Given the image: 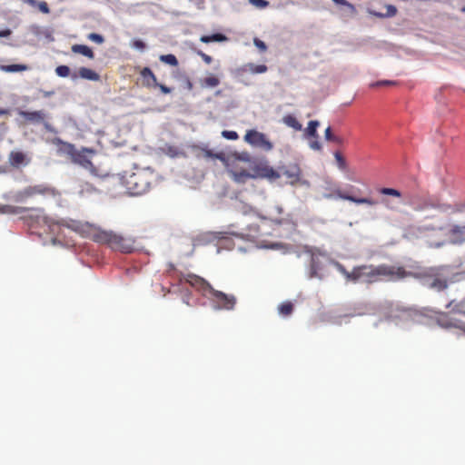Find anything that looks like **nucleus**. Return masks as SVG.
Wrapping results in <instances>:
<instances>
[{"instance_id": "nucleus-1", "label": "nucleus", "mask_w": 465, "mask_h": 465, "mask_svg": "<svg viewBox=\"0 0 465 465\" xmlns=\"http://www.w3.org/2000/svg\"><path fill=\"white\" fill-rule=\"evenodd\" d=\"M401 267L390 266L386 264L374 265H361L356 266L357 283L366 282L373 283L381 280H398L402 279L409 275Z\"/></svg>"}, {"instance_id": "nucleus-2", "label": "nucleus", "mask_w": 465, "mask_h": 465, "mask_svg": "<svg viewBox=\"0 0 465 465\" xmlns=\"http://www.w3.org/2000/svg\"><path fill=\"white\" fill-rule=\"evenodd\" d=\"M54 143H61L64 146V152L71 156L72 161L74 163H77L84 167V169L89 170V172L92 174L97 175L96 168L94 166L91 160L86 155L87 153H94V150L83 148L82 150L78 151L74 148L73 144L63 142L60 138H55Z\"/></svg>"}, {"instance_id": "nucleus-3", "label": "nucleus", "mask_w": 465, "mask_h": 465, "mask_svg": "<svg viewBox=\"0 0 465 465\" xmlns=\"http://www.w3.org/2000/svg\"><path fill=\"white\" fill-rule=\"evenodd\" d=\"M94 238L100 243L108 244L113 250L115 251L130 252L133 250V242L131 240L125 239L113 232H98L94 234Z\"/></svg>"}, {"instance_id": "nucleus-4", "label": "nucleus", "mask_w": 465, "mask_h": 465, "mask_svg": "<svg viewBox=\"0 0 465 465\" xmlns=\"http://www.w3.org/2000/svg\"><path fill=\"white\" fill-rule=\"evenodd\" d=\"M450 272V266H439L430 268L422 278L423 285L442 291L448 287L446 276Z\"/></svg>"}, {"instance_id": "nucleus-5", "label": "nucleus", "mask_w": 465, "mask_h": 465, "mask_svg": "<svg viewBox=\"0 0 465 465\" xmlns=\"http://www.w3.org/2000/svg\"><path fill=\"white\" fill-rule=\"evenodd\" d=\"M304 253L308 257V269H307V276L309 279H319L323 280L324 274L322 273V262L321 260V257L322 256V252L315 249V248H310L305 247L304 248Z\"/></svg>"}, {"instance_id": "nucleus-6", "label": "nucleus", "mask_w": 465, "mask_h": 465, "mask_svg": "<svg viewBox=\"0 0 465 465\" xmlns=\"http://www.w3.org/2000/svg\"><path fill=\"white\" fill-rule=\"evenodd\" d=\"M150 174L143 171L132 173L126 180V186L132 195H140L149 190Z\"/></svg>"}, {"instance_id": "nucleus-7", "label": "nucleus", "mask_w": 465, "mask_h": 465, "mask_svg": "<svg viewBox=\"0 0 465 465\" xmlns=\"http://www.w3.org/2000/svg\"><path fill=\"white\" fill-rule=\"evenodd\" d=\"M19 115H21L26 122L34 124H43L45 129L47 132L56 134V130L54 127L45 121V118L48 116V114L44 110L38 111H19Z\"/></svg>"}, {"instance_id": "nucleus-8", "label": "nucleus", "mask_w": 465, "mask_h": 465, "mask_svg": "<svg viewBox=\"0 0 465 465\" xmlns=\"http://www.w3.org/2000/svg\"><path fill=\"white\" fill-rule=\"evenodd\" d=\"M252 178H267L271 181H275L280 178L281 174L271 167L266 162H260L254 163L251 167Z\"/></svg>"}, {"instance_id": "nucleus-9", "label": "nucleus", "mask_w": 465, "mask_h": 465, "mask_svg": "<svg viewBox=\"0 0 465 465\" xmlns=\"http://www.w3.org/2000/svg\"><path fill=\"white\" fill-rule=\"evenodd\" d=\"M213 294V308L215 310H232L233 309L236 299L233 295H228L223 292L216 291L213 288L210 292Z\"/></svg>"}, {"instance_id": "nucleus-10", "label": "nucleus", "mask_w": 465, "mask_h": 465, "mask_svg": "<svg viewBox=\"0 0 465 465\" xmlns=\"http://www.w3.org/2000/svg\"><path fill=\"white\" fill-rule=\"evenodd\" d=\"M244 140L256 147L264 149L265 151H271L272 149V143L267 139L266 135L262 133L255 130H250L246 133Z\"/></svg>"}, {"instance_id": "nucleus-11", "label": "nucleus", "mask_w": 465, "mask_h": 465, "mask_svg": "<svg viewBox=\"0 0 465 465\" xmlns=\"http://www.w3.org/2000/svg\"><path fill=\"white\" fill-rule=\"evenodd\" d=\"M320 126V122L317 120H312L308 123L307 128L303 132V136L306 139L313 138V141H311L309 146L312 150L321 151L322 144L318 141L319 134L317 133V128Z\"/></svg>"}, {"instance_id": "nucleus-12", "label": "nucleus", "mask_w": 465, "mask_h": 465, "mask_svg": "<svg viewBox=\"0 0 465 465\" xmlns=\"http://www.w3.org/2000/svg\"><path fill=\"white\" fill-rule=\"evenodd\" d=\"M438 323L442 328H445V329H451V328L458 329V330L461 331L465 334V322H461L460 320L454 319V318H450L449 315H447L445 313H442L439 317Z\"/></svg>"}, {"instance_id": "nucleus-13", "label": "nucleus", "mask_w": 465, "mask_h": 465, "mask_svg": "<svg viewBox=\"0 0 465 465\" xmlns=\"http://www.w3.org/2000/svg\"><path fill=\"white\" fill-rule=\"evenodd\" d=\"M31 210L27 207H20V206H13L9 204L1 205L0 204V213L5 214H22L26 211ZM36 212L37 217H43L45 223H47L46 218L44 217V211L42 209H33Z\"/></svg>"}, {"instance_id": "nucleus-14", "label": "nucleus", "mask_w": 465, "mask_h": 465, "mask_svg": "<svg viewBox=\"0 0 465 465\" xmlns=\"http://www.w3.org/2000/svg\"><path fill=\"white\" fill-rule=\"evenodd\" d=\"M186 282L192 286L196 287L202 291L211 292L213 289L208 282H206L203 278L194 274H189L186 278Z\"/></svg>"}, {"instance_id": "nucleus-15", "label": "nucleus", "mask_w": 465, "mask_h": 465, "mask_svg": "<svg viewBox=\"0 0 465 465\" xmlns=\"http://www.w3.org/2000/svg\"><path fill=\"white\" fill-rule=\"evenodd\" d=\"M78 77L90 81L100 80V75L94 70L89 69L87 67H81L78 71V74L75 73L71 74L72 80H76Z\"/></svg>"}, {"instance_id": "nucleus-16", "label": "nucleus", "mask_w": 465, "mask_h": 465, "mask_svg": "<svg viewBox=\"0 0 465 465\" xmlns=\"http://www.w3.org/2000/svg\"><path fill=\"white\" fill-rule=\"evenodd\" d=\"M391 317L400 318L405 321H419L418 318H420V315L417 311L411 309H397L396 313L391 315Z\"/></svg>"}, {"instance_id": "nucleus-17", "label": "nucleus", "mask_w": 465, "mask_h": 465, "mask_svg": "<svg viewBox=\"0 0 465 465\" xmlns=\"http://www.w3.org/2000/svg\"><path fill=\"white\" fill-rule=\"evenodd\" d=\"M333 266L345 277L347 282L357 283L356 266L351 272H348L345 267L339 262L331 261Z\"/></svg>"}, {"instance_id": "nucleus-18", "label": "nucleus", "mask_w": 465, "mask_h": 465, "mask_svg": "<svg viewBox=\"0 0 465 465\" xmlns=\"http://www.w3.org/2000/svg\"><path fill=\"white\" fill-rule=\"evenodd\" d=\"M450 232L452 236L451 243L461 244L465 242V226L453 225Z\"/></svg>"}, {"instance_id": "nucleus-19", "label": "nucleus", "mask_w": 465, "mask_h": 465, "mask_svg": "<svg viewBox=\"0 0 465 465\" xmlns=\"http://www.w3.org/2000/svg\"><path fill=\"white\" fill-rule=\"evenodd\" d=\"M336 194H337V196L339 198H341L342 200H347V201L355 203L357 204L365 203V204H368V205H371V206H373V205L377 204V202L372 200V199H370V198H356V197L351 196V195L344 194L340 190L336 191Z\"/></svg>"}, {"instance_id": "nucleus-20", "label": "nucleus", "mask_w": 465, "mask_h": 465, "mask_svg": "<svg viewBox=\"0 0 465 465\" xmlns=\"http://www.w3.org/2000/svg\"><path fill=\"white\" fill-rule=\"evenodd\" d=\"M282 173L292 179L291 183L294 184L300 181L302 171L297 164H292L283 169Z\"/></svg>"}, {"instance_id": "nucleus-21", "label": "nucleus", "mask_w": 465, "mask_h": 465, "mask_svg": "<svg viewBox=\"0 0 465 465\" xmlns=\"http://www.w3.org/2000/svg\"><path fill=\"white\" fill-rule=\"evenodd\" d=\"M141 75L143 78V82L146 86L156 87V85L158 84L157 79L150 68L144 67L141 71Z\"/></svg>"}, {"instance_id": "nucleus-22", "label": "nucleus", "mask_w": 465, "mask_h": 465, "mask_svg": "<svg viewBox=\"0 0 465 465\" xmlns=\"http://www.w3.org/2000/svg\"><path fill=\"white\" fill-rule=\"evenodd\" d=\"M72 51L74 54H81L90 59H93L94 57V52L92 49L84 45H74L72 46Z\"/></svg>"}, {"instance_id": "nucleus-23", "label": "nucleus", "mask_w": 465, "mask_h": 465, "mask_svg": "<svg viewBox=\"0 0 465 465\" xmlns=\"http://www.w3.org/2000/svg\"><path fill=\"white\" fill-rule=\"evenodd\" d=\"M10 163L14 166H19L25 163V154L22 152H12L9 157Z\"/></svg>"}, {"instance_id": "nucleus-24", "label": "nucleus", "mask_w": 465, "mask_h": 465, "mask_svg": "<svg viewBox=\"0 0 465 465\" xmlns=\"http://www.w3.org/2000/svg\"><path fill=\"white\" fill-rule=\"evenodd\" d=\"M28 66L25 64H10V65H0V70L5 73H17L26 71Z\"/></svg>"}, {"instance_id": "nucleus-25", "label": "nucleus", "mask_w": 465, "mask_h": 465, "mask_svg": "<svg viewBox=\"0 0 465 465\" xmlns=\"http://www.w3.org/2000/svg\"><path fill=\"white\" fill-rule=\"evenodd\" d=\"M446 308L450 309V311L453 312L465 315V302H456L455 301H450L446 305Z\"/></svg>"}, {"instance_id": "nucleus-26", "label": "nucleus", "mask_w": 465, "mask_h": 465, "mask_svg": "<svg viewBox=\"0 0 465 465\" xmlns=\"http://www.w3.org/2000/svg\"><path fill=\"white\" fill-rule=\"evenodd\" d=\"M282 122L289 127H292L293 128L294 130L296 131H301L302 126V124L297 121V119L291 115V114H288L286 116H284L282 118Z\"/></svg>"}, {"instance_id": "nucleus-27", "label": "nucleus", "mask_w": 465, "mask_h": 465, "mask_svg": "<svg viewBox=\"0 0 465 465\" xmlns=\"http://www.w3.org/2000/svg\"><path fill=\"white\" fill-rule=\"evenodd\" d=\"M232 179L238 183H244L247 179L252 178V173L247 171L232 172Z\"/></svg>"}, {"instance_id": "nucleus-28", "label": "nucleus", "mask_w": 465, "mask_h": 465, "mask_svg": "<svg viewBox=\"0 0 465 465\" xmlns=\"http://www.w3.org/2000/svg\"><path fill=\"white\" fill-rule=\"evenodd\" d=\"M227 37L223 34H213L212 35H203L200 38V41L205 44L211 43V42H223L226 41Z\"/></svg>"}, {"instance_id": "nucleus-29", "label": "nucleus", "mask_w": 465, "mask_h": 465, "mask_svg": "<svg viewBox=\"0 0 465 465\" xmlns=\"http://www.w3.org/2000/svg\"><path fill=\"white\" fill-rule=\"evenodd\" d=\"M324 138L326 141H330L335 143L337 144H341L343 140L341 137L332 134L331 127H327L324 133Z\"/></svg>"}, {"instance_id": "nucleus-30", "label": "nucleus", "mask_w": 465, "mask_h": 465, "mask_svg": "<svg viewBox=\"0 0 465 465\" xmlns=\"http://www.w3.org/2000/svg\"><path fill=\"white\" fill-rule=\"evenodd\" d=\"M278 311H279V313L282 316H289L292 314V311H293V305L292 303L291 302H284V303H282L279 307H278Z\"/></svg>"}, {"instance_id": "nucleus-31", "label": "nucleus", "mask_w": 465, "mask_h": 465, "mask_svg": "<svg viewBox=\"0 0 465 465\" xmlns=\"http://www.w3.org/2000/svg\"><path fill=\"white\" fill-rule=\"evenodd\" d=\"M250 72L252 74H263L267 71V66L265 64H248L246 65Z\"/></svg>"}, {"instance_id": "nucleus-32", "label": "nucleus", "mask_w": 465, "mask_h": 465, "mask_svg": "<svg viewBox=\"0 0 465 465\" xmlns=\"http://www.w3.org/2000/svg\"><path fill=\"white\" fill-rule=\"evenodd\" d=\"M58 224L65 226V227L72 229L73 231H75V232H78L81 229L80 223H78L76 221L66 222L64 220H62L61 222L58 223Z\"/></svg>"}, {"instance_id": "nucleus-33", "label": "nucleus", "mask_w": 465, "mask_h": 465, "mask_svg": "<svg viewBox=\"0 0 465 465\" xmlns=\"http://www.w3.org/2000/svg\"><path fill=\"white\" fill-rule=\"evenodd\" d=\"M160 60L165 64H168L173 66H176L178 64V60L173 54H163L160 56Z\"/></svg>"}, {"instance_id": "nucleus-34", "label": "nucleus", "mask_w": 465, "mask_h": 465, "mask_svg": "<svg viewBox=\"0 0 465 465\" xmlns=\"http://www.w3.org/2000/svg\"><path fill=\"white\" fill-rule=\"evenodd\" d=\"M220 84V80L212 75V76H209V77H206L203 82V86H206V87H215L217 85H219Z\"/></svg>"}, {"instance_id": "nucleus-35", "label": "nucleus", "mask_w": 465, "mask_h": 465, "mask_svg": "<svg viewBox=\"0 0 465 465\" xmlns=\"http://www.w3.org/2000/svg\"><path fill=\"white\" fill-rule=\"evenodd\" d=\"M55 73L60 77L71 76L70 68L67 65H59L55 68Z\"/></svg>"}, {"instance_id": "nucleus-36", "label": "nucleus", "mask_w": 465, "mask_h": 465, "mask_svg": "<svg viewBox=\"0 0 465 465\" xmlns=\"http://www.w3.org/2000/svg\"><path fill=\"white\" fill-rule=\"evenodd\" d=\"M380 192H381V193L385 194V195H391V196H394V197L401 196V193L400 191H398L396 189H392V188H382V189H381Z\"/></svg>"}, {"instance_id": "nucleus-37", "label": "nucleus", "mask_w": 465, "mask_h": 465, "mask_svg": "<svg viewBox=\"0 0 465 465\" xmlns=\"http://www.w3.org/2000/svg\"><path fill=\"white\" fill-rule=\"evenodd\" d=\"M88 39L96 43V44H103L104 42V38L102 35L96 34V33H91L88 35Z\"/></svg>"}, {"instance_id": "nucleus-38", "label": "nucleus", "mask_w": 465, "mask_h": 465, "mask_svg": "<svg viewBox=\"0 0 465 465\" xmlns=\"http://www.w3.org/2000/svg\"><path fill=\"white\" fill-rule=\"evenodd\" d=\"M222 136L228 140H237L239 135L235 131L224 130L222 132Z\"/></svg>"}, {"instance_id": "nucleus-39", "label": "nucleus", "mask_w": 465, "mask_h": 465, "mask_svg": "<svg viewBox=\"0 0 465 465\" xmlns=\"http://www.w3.org/2000/svg\"><path fill=\"white\" fill-rule=\"evenodd\" d=\"M277 225H282L286 223H292V217L291 214H287L286 217L281 219H273L272 220Z\"/></svg>"}, {"instance_id": "nucleus-40", "label": "nucleus", "mask_w": 465, "mask_h": 465, "mask_svg": "<svg viewBox=\"0 0 465 465\" xmlns=\"http://www.w3.org/2000/svg\"><path fill=\"white\" fill-rule=\"evenodd\" d=\"M204 154L206 157H209V158H215V159H219L222 161H223L225 159L224 154L223 153H214L210 150H205Z\"/></svg>"}, {"instance_id": "nucleus-41", "label": "nucleus", "mask_w": 465, "mask_h": 465, "mask_svg": "<svg viewBox=\"0 0 465 465\" xmlns=\"http://www.w3.org/2000/svg\"><path fill=\"white\" fill-rule=\"evenodd\" d=\"M394 84H396V82H394V81L381 80V81H377L375 83L371 84V87L389 86V85H394Z\"/></svg>"}, {"instance_id": "nucleus-42", "label": "nucleus", "mask_w": 465, "mask_h": 465, "mask_svg": "<svg viewBox=\"0 0 465 465\" xmlns=\"http://www.w3.org/2000/svg\"><path fill=\"white\" fill-rule=\"evenodd\" d=\"M249 2L258 8H265L269 5V2L266 0H249Z\"/></svg>"}, {"instance_id": "nucleus-43", "label": "nucleus", "mask_w": 465, "mask_h": 465, "mask_svg": "<svg viewBox=\"0 0 465 465\" xmlns=\"http://www.w3.org/2000/svg\"><path fill=\"white\" fill-rule=\"evenodd\" d=\"M334 157H335V159L337 161L339 168L341 169V170L345 169L346 163H345L343 157L341 156V154L340 153H334Z\"/></svg>"}, {"instance_id": "nucleus-44", "label": "nucleus", "mask_w": 465, "mask_h": 465, "mask_svg": "<svg viewBox=\"0 0 465 465\" xmlns=\"http://www.w3.org/2000/svg\"><path fill=\"white\" fill-rule=\"evenodd\" d=\"M254 45L261 50L262 52H264L267 50V45L265 43L258 38H254L253 40Z\"/></svg>"}, {"instance_id": "nucleus-45", "label": "nucleus", "mask_w": 465, "mask_h": 465, "mask_svg": "<svg viewBox=\"0 0 465 465\" xmlns=\"http://www.w3.org/2000/svg\"><path fill=\"white\" fill-rule=\"evenodd\" d=\"M331 1L337 5L347 6L351 12L355 11V7L353 6V5H351V3H349L346 0H331Z\"/></svg>"}, {"instance_id": "nucleus-46", "label": "nucleus", "mask_w": 465, "mask_h": 465, "mask_svg": "<svg viewBox=\"0 0 465 465\" xmlns=\"http://www.w3.org/2000/svg\"><path fill=\"white\" fill-rule=\"evenodd\" d=\"M238 209L243 213V214H249L253 212V209L247 204L241 203Z\"/></svg>"}, {"instance_id": "nucleus-47", "label": "nucleus", "mask_w": 465, "mask_h": 465, "mask_svg": "<svg viewBox=\"0 0 465 465\" xmlns=\"http://www.w3.org/2000/svg\"><path fill=\"white\" fill-rule=\"evenodd\" d=\"M387 13L385 14L386 17L394 16L397 13V8L394 5H387Z\"/></svg>"}, {"instance_id": "nucleus-48", "label": "nucleus", "mask_w": 465, "mask_h": 465, "mask_svg": "<svg viewBox=\"0 0 465 465\" xmlns=\"http://www.w3.org/2000/svg\"><path fill=\"white\" fill-rule=\"evenodd\" d=\"M353 316L352 314H344V315H339L333 318L332 322L335 324H341L343 319H347L349 317Z\"/></svg>"}, {"instance_id": "nucleus-49", "label": "nucleus", "mask_w": 465, "mask_h": 465, "mask_svg": "<svg viewBox=\"0 0 465 465\" xmlns=\"http://www.w3.org/2000/svg\"><path fill=\"white\" fill-rule=\"evenodd\" d=\"M132 47L139 50H143L145 48V44L142 40H134L132 43Z\"/></svg>"}, {"instance_id": "nucleus-50", "label": "nucleus", "mask_w": 465, "mask_h": 465, "mask_svg": "<svg viewBox=\"0 0 465 465\" xmlns=\"http://www.w3.org/2000/svg\"><path fill=\"white\" fill-rule=\"evenodd\" d=\"M38 8L44 14H49L50 13V9L48 7V5L45 2H40L38 4Z\"/></svg>"}, {"instance_id": "nucleus-51", "label": "nucleus", "mask_w": 465, "mask_h": 465, "mask_svg": "<svg viewBox=\"0 0 465 465\" xmlns=\"http://www.w3.org/2000/svg\"><path fill=\"white\" fill-rule=\"evenodd\" d=\"M198 54L203 58V60L206 64H211V63H212L213 58H212L210 55H208V54H206L203 53L202 51H199V52H198Z\"/></svg>"}, {"instance_id": "nucleus-52", "label": "nucleus", "mask_w": 465, "mask_h": 465, "mask_svg": "<svg viewBox=\"0 0 465 465\" xmlns=\"http://www.w3.org/2000/svg\"><path fill=\"white\" fill-rule=\"evenodd\" d=\"M156 87H159L160 90L163 93V94H170L172 92V89L167 87L166 85L164 84H161L158 83V84L156 85Z\"/></svg>"}, {"instance_id": "nucleus-53", "label": "nucleus", "mask_w": 465, "mask_h": 465, "mask_svg": "<svg viewBox=\"0 0 465 465\" xmlns=\"http://www.w3.org/2000/svg\"><path fill=\"white\" fill-rule=\"evenodd\" d=\"M35 188L28 187V188L25 189V191L23 192V194L27 197L32 196L33 194H35Z\"/></svg>"}, {"instance_id": "nucleus-54", "label": "nucleus", "mask_w": 465, "mask_h": 465, "mask_svg": "<svg viewBox=\"0 0 465 465\" xmlns=\"http://www.w3.org/2000/svg\"><path fill=\"white\" fill-rule=\"evenodd\" d=\"M11 30L10 29H5V30H3V31H0V37H7L11 35Z\"/></svg>"}, {"instance_id": "nucleus-55", "label": "nucleus", "mask_w": 465, "mask_h": 465, "mask_svg": "<svg viewBox=\"0 0 465 465\" xmlns=\"http://www.w3.org/2000/svg\"><path fill=\"white\" fill-rule=\"evenodd\" d=\"M31 31H32L35 35H38L40 34V27H39V26H36V25H34V26H32V27H31Z\"/></svg>"}, {"instance_id": "nucleus-56", "label": "nucleus", "mask_w": 465, "mask_h": 465, "mask_svg": "<svg viewBox=\"0 0 465 465\" xmlns=\"http://www.w3.org/2000/svg\"><path fill=\"white\" fill-rule=\"evenodd\" d=\"M444 242H436V243H430V247H435V248H440L441 246L444 245Z\"/></svg>"}, {"instance_id": "nucleus-57", "label": "nucleus", "mask_w": 465, "mask_h": 465, "mask_svg": "<svg viewBox=\"0 0 465 465\" xmlns=\"http://www.w3.org/2000/svg\"><path fill=\"white\" fill-rule=\"evenodd\" d=\"M54 94V91H43V95L45 97H49Z\"/></svg>"}, {"instance_id": "nucleus-58", "label": "nucleus", "mask_w": 465, "mask_h": 465, "mask_svg": "<svg viewBox=\"0 0 465 465\" xmlns=\"http://www.w3.org/2000/svg\"><path fill=\"white\" fill-rule=\"evenodd\" d=\"M34 188H35V193H43L45 192V189L42 188V186H35Z\"/></svg>"}, {"instance_id": "nucleus-59", "label": "nucleus", "mask_w": 465, "mask_h": 465, "mask_svg": "<svg viewBox=\"0 0 465 465\" xmlns=\"http://www.w3.org/2000/svg\"><path fill=\"white\" fill-rule=\"evenodd\" d=\"M430 229L434 230V228H430V227H419V228H418V231H419L420 233H422V232H424L425 231H428V230H430Z\"/></svg>"}, {"instance_id": "nucleus-60", "label": "nucleus", "mask_w": 465, "mask_h": 465, "mask_svg": "<svg viewBox=\"0 0 465 465\" xmlns=\"http://www.w3.org/2000/svg\"><path fill=\"white\" fill-rule=\"evenodd\" d=\"M25 3L26 4H29L31 5H36V1L35 0H23Z\"/></svg>"}, {"instance_id": "nucleus-61", "label": "nucleus", "mask_w": 465, "mask_h": 465, "mask_svg": "<svg viewBox=\"0 0 465 465\" xmlns=\"http://www.w3.org/2000/svg\"><path fill=\"white\" fill-rule=\"evenodd\" d=\"M276 209V212L279 213V214H282L283 213V209L282 206L278 205L275 207Z\"/></svg>"}, {"instance_id": "nucleus-62", "label": "nucleus", "mask_w": 465, "mask_h": 465, "mask_svg": "<svg viewBox=\"0 0 465 465\" xmlns=\"http://www.w3.org/2000/svg\"><path fill=\"white\" fill-rule=\"evenodd\" d=\"M8 113H9V111L7 109H1L0 108V116L7 114Z\"/></svg>"}, {"instance_id": "nucleus-63", "label": "nucleus", "mask_w": 465, "mask_h": 465, "mask_svg": "<svg viewBox=\"0 0 465 465\" xmlns=\"http://www.w3.org/2000/svg\"><path fill=\"white\" fill-rule=\"evenodd\" d=\"M86 191L87 192H93V191H94V188L92 185H90V184H86Z\"/></svg>"}, {"instance_id": "nucleus-64", "label": "nucleus", "mask_w": 465, "mask_h": 465, "mask_svg": "<svg viewBox=\"0 0 465 465\" xmlns=\"http://www.w3.org/2000/svg\"><path fill=\"white\" fill-rule=\"evenodd\" d=\"M373 15H374L375 16H378V17H386V16H385V15H384V14H381V13H376V12H375V13H373Z\"/></svg>"}]
</instances>
